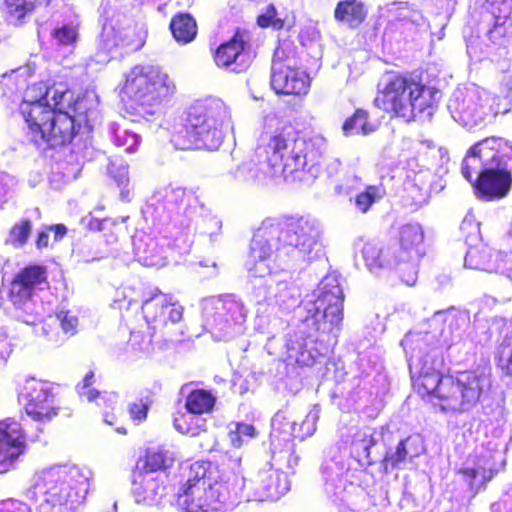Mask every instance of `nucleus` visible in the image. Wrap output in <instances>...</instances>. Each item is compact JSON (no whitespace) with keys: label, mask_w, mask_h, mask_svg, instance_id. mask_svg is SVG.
I'll return each instance as SVG.
<instances>
[{"label":"nucleus","mask_w":512,"mask_h":512,"mask_svg":"<svg viewBox=\"0 0 512 512\" xmlns=\"http://www.w3.org/2000/svg\"><path fill=\"white\" fill-rule=\"evenodd\" d=\"M244 482L241 458L221 453L184 468L176 500L184 512H225L240 498Z\"/></svg>","instance_id":"obj_1"},{"label":"nucleus","mask_w":512,"mask_h":512,"mask_svg":"<svg viewBox=\"0 0 512 512\" xmlns=\"http://www.w3.org/2000/svg\"><path fill=\"white\" fill-rule=\"evenodd\" d=\"M443 359L428 353L410 363L413 388L419 397L445 414L468 412L481 400L488 378L477 370L444 373Z\"/></svg>","instance_id":"obj_2"},{"label":"nucleus","mask_w":512,"mask_h":512,"mask_svg":"<svg viewBox=\"0 0 512 512\" xmlns=\"http://www.w3.org/2000/svg\"><path fill=\"white\" fill-rule=\"evenodd\" d=\"M176 92L172 78L160 66L137 64L124 76L119 95L132 122L151 121Z\"/></svg>","instance_id":"obj_3"},{"label":"nucleus","mask_w":512,"mask_h":512,"mask_svg":"<svg viewBox=\"0 0 512 512\" xmlns=\"http://www.w3.org/2000/svg\"><path fill=\"white\" fill-rule=\"evenodd\" d=\"M438 89L426 85L420 76L408 71H386L378 83L373 104L391 119L414 121L438 104Z\"/></svg>","instance_id":"obj_4"},{"label":"nucleus","mask_w":512,"mask_h":512,"mask_svg":"<svg viewBox=\"0 0 512 512\" xmlns=\"http://www.w3.org/2000/svg\"><path fill=\"white\" fill-rule=\"evenodd\" d=\"M229 118L226 106L219 100L192 106L185 122L171 134L170 141L179 150H215L223 141L222 128Z\"/></svg>","instance_id":"obj_5"},{"label":"nucleus","mask_w":512,"mask_h":512,"mask_svg":"<svg viewBox=\"0 0 512 512\" xmlns=\"http://www.w3.org/2000/svg\"><path fill=\"white\" fill-rule=\"evenodd\" d=\"M52 91V112L42 117L33 141L54 148L70 144L78 134L81 126L76 117L82 113V98L65 83L56 82Z\"/></svg>","instance_id":"obj_6"},{"label":"nucleus","mask_w":512,"mask_h":512,"mask_svg":"<svg viewBox=\"0 0 512 512\" xmlns=\"http://www.w3.org/2000/svg\"><path fill=\"white\" fill-rule=\"evenodd\" d=\"M88 478L76 467H57L43 471L34 488L43 496L38 512H75L85 500Z\"/></svg>","instance_id":"obj_7"},{"label":"nucleus","mask_w":512,"mask_h":512,"mask_svg":"<svg viewBox=\"0 0 512 512\" xmlns=\"http://www.w3.org/2000/svg\"><path fill=\"white\" fill-rule=\"evenodd\" d=\"M301 145L299 131L288 124L266 133L264 142L256 147L255 153L273 173L296 176L297 167L302 165L299 156Z\"/></svg>","instance_id":"obj_8"},{"label":"nucleus","mask_w":512,"mask_h":512,"mask_svg":"<svg viewBox=\"0 0 512 512\" xmlns=\"http://www.w3.org/2000/svg\"><path fill=\"white\" fill-rule=\"evenodd\" d=\"M270 226L278 230L276 250L286 255L294 251L309 255L318 244L319 230L308 216L282 215Z\"/></svg>","instance_id":"obj_9"},{"label":"nucleus","mask_w":512,"mask_h":512,"mask_svg":"<svg viewBox=\"0 0 512 512\" xmlns=\"http://www.w3.org/2000/svg\"><path fill=\"white\" fill-rule=\"evenodd\" d=\"M17 395L25 401L24 410L33 421L46 424L58 416L60 406L50 383L35 377L25 378L17 384Z\"/></svg>","instance_id":"obj_10"},{"label":"nucleus","mask_w":512,"mask_h":512,"mask_svg":"<svg viewBox=\"0 0 512 512\" xmlns=\"http://www.w3.org/2000/svg\"><path fill=\"white\" fill-rule=\"evenodd\" d=\"M343 301V290L335 280L333 283H324L304 321L311 322L308 325L316 332L331 330L343 318Z\"/></svg>","instance_id":"obj_11"},{"label":"nucleus","mask_w":512,"mask_h":512,"mask_svg":"<svg viewBox=\"0 0 512 512\" xmlns=\"http://www.w3.org/2000/svg\"><path fill=\"white\" fill-rule=\"evenodd\" d=\"M510 150L497 165L492 160L488 165L480 168L478 176L472 181V187L475 195L484 201H493L501 199L508 195L512 187V166L509 167V162L512 161V144L510 143Z\"/></svg>","instance_id":"obj_12"},{"label":"nucleus","mask_w":512,"mask_h":512,"mask_svg":"<svg viewBox=\"0 0 512 512\" xmlns=\"http://www.w3.org/2000/svg\"><path fill=\"white\" fill-rule=\"evenodd\" d=\"M212 58L219 68H227L235 73L246 72L252 64L248 33L236 28L228 40L214 49Z\"/></svg>","instance_id":"obj_13"},{"label":"nucleus","mask_w":512,"mask_h":512,"mask_svg":"<svg viewBox=\"0 0 512 512\" xmlns=\"http://www.w3.org/2000/svg\"><path fill=\"white\" fill-rule=\"evenodd\" d=\"M510 149V142L501 137L492 136L478 141L469 148L462 161V175L472 183L473 173L480 166L482 168L488 165L490 160L494 164H501V160L508 156L506 153Z\"/></svg>","instance_id":"obj_14"},{"label":"nucleus","mask_w":512,"mask_h":512,"mask_svg":"<svg viewBox=\"0 0 512 512\" xmlns=\"http://www.w3.org/2000/svg\"><path fill=\"white\" fill-rule=\"evenodd\" d=\"M45 285H48L47 267L42 264H27L9 282L8 300L15 307H22Z\"/></svg>","instance_id":"obj_15"},{"label":"nucleus","mask_w":512,"mask_h":512,"mask_svg":"<svg viewBox=\"0 0 512 512\" xmlns=\"http://www.w3.org/2000/svg\"><path fill=\"white\" fill-rule=\"evenodd\" d=\"M56 86V82L52 83L49 80H40L27 86L22 103L20 105V113L27 125L28 132L33 139L39 122L42 117L48 116L51 113L50 104L47 101V96L50 91Z\"/></svg>","instance_id":"obj_16"},{"label":"nucleus","mask_w":512,"mask_h":512,"mask_svg":"<svg viewBox=\"0 0 512 512\" xmlns=\"http://www.w3.org/2000/svg\"><path fill=\"white\" fill-rule=\"evenodd\" d=\"M27 447V435L21 419L0 420V472L8 471Z\"/></svg>","instance_id":"obj_17"},{"label":"nucleus","mask_w":512,"mask_h":512,"mask_svg":"<svg viewBox=\"0 0 512 512\" xmlns=\"http://www.w3.org/2000/svg\"><path fill=\"white\" fill-rule=\"evenodd\" d=\"M147 322L163 325L176 324L183 319L184 308L171 294L162 293L158 288L142 303Z\"/></svg>","instance_id":"obj_18"},{"label":"nucleus","mask_w":512,"mask_h":512,"mask_svg":"<svg viewBox=\"0 0 512 512\" xmlns=\"http://www.w3.org/2000/svg\"><path fill=\"white\" fill-rule=\"evenodd\" d=\"M424 232L417 223H408L399 228L398 236L391 247L394 264L406 263L420 254Z\"/></svg>","instance_id":"obj_19"},{"label":"nucleus","mask_w":512,"mask_h":512,"mask_svg":"<svg viewBox=\"0 0 512 512\" xmlns=\"http://www.w3.org/2000/svg\"><path fill=\"white\" fill-rule=\"evenodd\" d=\"M271 87L276 94L305 95L310 88V77L302 67L271 72Z\"/></svg>","instance_id":"obj_20"},{"label":"nucleus","mask_w":512,"mask_h":512,"mask_svg":"<svg viewBox=\"0 0 512 512\" xmlns=\"http://www.w3.org/2000/svg\"><path fill=\"white\" fill-rule=\"evenodd\" d=\"M425 451L424 443L420 435L412 434L401 439L395 447L394 451L385 453L380 464L383 472L400 469L402 463L408 459L420 456Z\"/></svg>","instance_id":"obj_21"},{"label":"nucleus","mask_w":512,"mask_h":512,"mask_svg":"<svg viewBox=\"0 0 512 512\" xmlns=\"http://www.w3.org/2000/svg\"><path fill=\"white\" fill-rule=\"evenodd\" d=\"M132 493L138 503H152L160 499L166 491L165 482L158 476L132 470Z\"/></svg>","instance_id":"obj_22"},{"label":"nucleus","mask_w":512,"mask_h":512,"mask_svg":"<svg viewBox=\"0 0 512 512\" xmlns=\"http://www.w3.org/2000/svg\"><path fill=\"white\" fill-rule=\"evenodd\" d=\"M369 10L362 0H339L333 11L334 20L349 30L361 29L368 20Z\"/></svg>","instance_id":"obj_23"},{"label":"nucleus","mask_w":512,"mask_h":512,"mask_svg":"<svg viewBox=\"0 0 512 512\" xmlns=\"http://www.w3.org/2000/svg\"><path fill=\"white\" fill-rule=\"evenodd\" d=\"M303 145L300 146L299 156L302 159V165L297 167V174L309 172L316 176L320 170V162L326 155L327 141L321 135H314L308 138H302Z\"/></svg>","instance_id":"obj_24"},{"label":"nucleus","mask_w":512,"mask_h":512,"mask_svg":"<svg viewBox=\"0 0 512 512\" xmlns=\"http://www.w3.org/2000/svg\"><path fill=\"white\" fill-rule=\"evenodd\" d=\"M50 4L51 0H2L0 10L7 21L15 26H23L38 8Z\"/></svg>","instance_id":"obj_25"},{"label":"nucleus","mask_w":512,"mask_h":512,"mask_svg":"<svg viewBox=\"0 0 512 512\" xmlns=\"http://www.w3.org/2000/svg\"><path fill=\"white\" fill-rule=\"evenodd\" d=\"M259 492L262 500L276 501L290 489V482L285 472L273 468L259 473Z\"/></svg>","instance_id":"obj_26"},{"label":"nucleus","mask_w":512,"mask_h":512,"mask_svg":"<svg viewBox=\"0 0 512 512\" xmlns=\"http://www.w3.org/2000/svg\"><path fill=\"white\" fill-rule=\"evenodd\" d=\"M173 453L163 446L149 447L139 457L133 470L154 475L156 472H164L174 465Z\"/></svg>","instance_id":"obj_27"},{"label":"nucleus","mask_w":512,"mask_h":512,"mask_svg":"<svg viewBox=\"0 0 512 512\" xmlns=\"http://www.w3.org/2000/svg\"><path fill=\"white\" fill-rule=\"evenodd\" d=\"M297 67H301L297 45L289 38L280 40L273 54L271 72Z\"/></svg>","instance_id":"obj_28"},{"label":"nucleus","mask_w":512,"mask_h":512,"mask_svg":"<svg viewBox=\"0 0 512 512\" xmlns=\"http://www.w3.org/2000/svg\"><path fill=\"white\" fill-rule=\"evenodd\" d=\"M169 29L173 38L182 44L192 42L198 33L195 18L187 12H178L170 20Z\"/></svg>","instance_id":"obj_29"},{"label":"nucleus","mask_w":512,"mask_h":512,"mask_svg":"<svg viewBox=\"0 0 512 512\" xmlns=\"http://www.w3.org/2000/svg\"><path fill=\"white\" fill-rule=\"evenodd\" d=\"M361 253L366 266L370 270L394 264L393 252L390 246L383 247L379 243L368 241L363 245Z\"/></svg>","instance_id":"obj_30"},{"label":"nucleus","mask_w":512,"mask_h":512,"mask_svg":"<svg viewBox=\"0 0 512 512\" xmlns=\"http://www.w3.org/2000/svg\"><path fill=\"white\" fill-rule=\"evenodd\" d=\"M216 396L203 388L191 390L185 399V409L193 415L210 414L216 404Z\"/></svg>","instance_id":"obj_31"},{"label":"nucleus","mask_w":512,"mask_h":512,"mask_svg":"<svg viewBox=\"0 0 512 512\" xmlns=\"http://www.w3.org/2000/svg\"><path fill=\"white\" fill-rule=\"evenodd\" d=\"M499 7L491 5L489 13L493 17L492 27L488 30V38L490 41L498 46L507 48L512 38L510 28L512 24L508 23L507 15H498Z\"/></svg>","instance_id":"obj_32"},{"label":"nucleus","mask_w":512,"mask_h":512,"mask_svg":"<svg viewBox=\"0 0 512 512\" xmlns=\"http://www.w3.org/2000/svg\"><path fill=\"white\" fill-rule=\"evenodd\" d=\"M284 412L278 411L272 420V448L273 453H279L284 454L287 456H291L295 453V443H294V436L292 434H286L284 436H281V433L279 431V427L282 424V422L285 420Z\"/></svg>","instance_id":"obj_33"},{"label":"nucleus","mask_w":512,"mask_h":512,"mask_svg":"<svg viewBox=\"0 0 512 512\" xmlns=\"http://www.w3.org/2000/svg\"><path fill=\"white\" fill-rule=\"evenodd\" d=\"M465 266L470 269L492 273L496 270L492 253L487 248L471 247L465 255Z\"/></svg>","instance_id":"obj_34"},{"label":"nucleus","mask_w":512,"mask_h":512,"mask_svg":"<svg viewBox=\"0 0 512 512\" xmlns=\"http://www.w3.org/2000/svg\"><path fill=\"white\" fill-rule=\"evenodd\" d=\"M197 202L195 193L187 188H172L165 194V203L171 209L187 211Z\"/></svg>","instance_id":"obj_35"},{"label":"nucleus","mask_w":512,"mask_h":512,"mask_svg":"<svg viewBox=\"0 0 512 512\" xmlns=\"http://www.w3.org/2000/svg\"><path fill=\"white\" fill-rule=\"evenodd\" d=\"M494 362L504 375L512 377V331L506 333L497 345Z\"/></svg>","instance_id":"obj_36"},{"label":"nucleus","mask_w":512,"mask_h":512,"mask_svg":"<svg viewBox=\"0 0 512 512\" xmlns=\"http://www.w3.org/2000/svg\"><path fill=\"white\" fill-rule=\"evenodd\" d=\"M342 129L346 135L352 132L367 135L374 131V126L369 122L368 111L357 108L354 113L343 122Z\"/></svg>","instance_id":"obj_37"},{"label":"nucleus","mask_w":512,"mask_h":512,"mask_svg":"<svg viewBox=\"0 0 512 512\" xmlns=\"http://www.w3.org/2000/svg\"><path fill=\"white\" fill-rule=\"evenodd\" d=\"M32 227L33 225L30 219H20L9 229L5 244L15 248H21L25 246L31 236Z\"/></svg>","instance_id":"obj_38"},{"label":"nucleus","mask_w":512,"mask_h":512,"mask_svg":"<svg viewBox=\"0 0 512 512\" xmlns=\"http://www.w3.org/2000/svg\"><path fill=\"white\" fill-rule=\"evenodd\" d=\"M267 227L262 226L252 237L250 242V254L254 260H266L273 254L272 245L267 239Z\"/></svg>","instance_id":"obj_39"},{"label":"nucleus","mask_w":512,"mask_h":512,"mask_svg":"<svg viewBox=\"0 0 512 512\" xmlns=\"http://www.w3.org/2000/svg\"><path fill=\"white\" fill-rule=\"evenodd\" d=\"M136 256L139 262L148 267H156L164 263L162 251L152 239L145 243L143 247L141 245L136 247Z\"/></svg>","instance_id":"obj_40"},{"label":"nucleus","mask_w":512,"mask_h":512,"mask_svg":"<svg viewBox=\"0 0 512 512\" xmlns=\"http://www.w3.org/2000/svg\"><path fill=\"white\" fill-rule=\"evenodd\" d=\"M374 443L375 441L371 434L359 431L352 438L351 451L358 461L366 460L367 463H370L368 459L370 456V449Z\"/></svg>","instance_id":"obj_41"},{"label":"nucleus","mask_w":512,"mask_h":512,"mask_svg":"<svg viewBox=\"0 0 512 512\" xmlns=\"http://www.w3.org/2000/svg\"><path fill=\"white\" fill-rule=\"evenodd\" d=\"M382 189L378 185H367L363 191L359 192L355 196V204L357 209L366 213L372 207V205L382 198Z\"/></svg>","instance_id":"obj_42"},{"label":"nucleus","mask_w":512,"mask_h":512,"mask_svg":"<svg viewBox=\"0 0 512 512\" xmlns=\"http://www.w3.org/2000/svg\"><path fill=\"white\" fill-rule=\"evenodd\" d=\"M173 427L181 434L188 435L191 437L198 436L201 432L206 431L205 424L201 426H192L188 421L186 413L178 411L173 415Z\"/></svg>","instance_id":"obj_43"},{"label":"nucleus","mask_w":512,"mask_h":512,"mask_svg":"<svg viewBox=\"0 0 512 512\" xmlns=\"http://www.w3.org/2000/svg\"><path fill=\"white\" fill-rule=\"evenodd\" d=\"M256 23L261 28L273 27L280 30L284 27V20L277 17V9L274 4L266 6L263 13L259 14Z\"/></svg>","instance_id":"obj_44"},{"label":"nucleus","mask_w":512,"mask_h":512,"mask_svg":"<svg viewBox=\"0 0 512 512\" xmlns=\"http://www.w3.org/2000/svg\"><path fill=\"white\" fill-rule=\"evenodd\" d=\"M51 36L59 45H74L78 39V30L76 26L64 24L61 27L54 28Z\"/></svg>","instance_id":"obj_45"},{"label":"nucleus","mask_w":512,"mask_h":512,"mask_svg":"<svg viewBox=\"0 0 512 512\" xmlns=\"http://www.w3.org/2000/svg\"><path fill=\"white\" fill-rule=\"evenodd\" d=\"M152 405V400L146 396L133 401L128 406V413L132 420L137 423L146 420L148 411Z\"/></svg>","instance_id":"obj_46"},{"label":"nucleus","mask_w":512,"mask_h":512,"mask_svg":"<svg viewBox=\"0 0 512 512\" xmlns=\"http://www.w3.org/2000/svg\"><path fill=\"white\" fill-rule=\"evenodd\" d=\"M56 318L59 320L61 328L65 334L75 335L77 332L78 319L69 311L61 310L56 313Z\"/></svg>","instance_id":"obj_47"},{"label":"nucleus","mask_w":512,"mask_h":512,"mask_svg":"<svg viewBox=\"0 0 512 512\" xmlns=\"http://www.w3.org/2000/svg\"><path fill=\"white\" fill-rule=\"evenodd\" d=\"M458 474H460L463 479L468 482V484L470 486L473 485L475 479L477 478L478 475L481 474V476L483 477V479L486 478V475H485V470H483L482 472L479 470V469H476V468H473V467H462L458 470Z\"/></svg>","instance_id":"obj_48"},{"label":"nucleus","mask_w":512,"mask_h":512,"mask_svg":"<svg viewBox=\"0 0 512 512\" xmlns=\"http://www.w3.org/2000/svg\"><path fill=\"white\" fill-rule=\"evenodd\" d=\"M36 248L39 250L45 249L49 245V233L48 229L41 230L37 233L35 240Z\"/></svg>","instance_id":"obj_49"},{"label":"nucleus","mask_w":512,"mask_h":512,"mask_svg":"<svg viewBox=\"0 0 512 512\" xmlns=\"http://www.w3.org/2000/svg\"><path fill=\"white\" fill-rule=\"evenodd\" d=\"M3 87H7L8 91L12 93L16 89V82L11 76H3L0 81V92L2 95H6L7 91L4 90Z\"/></svg>","instance_id":"obj_50"},{"label":"nucleus","mask_w":512,"mask_h":512,"mask_svg":"<svg viewBox=\"0 0 512 512\" xmlns=\"http://www.w3.org/2000/svg\"><path fill=\"white\" fill-rule=\"evenodd\" d=\"M228 437L233 447L240 448L243 445V435L240 433L237 427L235 430L229 431Z\"/></svg>","instance_id":"obj_51"},{"label":"nucleus","mask_w":512,"mask_h":512,"mask_svg":"<svg viewBox=\"0 0 512 512\" xmlns=\"http://www.w3.org/2000/svg\"><path fill=\"white\" fill-rule=\"evenodd\" d=\"M133 34L137 36L135 41L128 40L126 45L129 46L132 50H139L145 44V36L142 32L133 31Z\"/></svg>","instance_id":"obj_52"},{"label":"nucleus","mask_w":512,"mask_h":512,"mask_svg":"<svg viewBox=\"0 0 512 512\" xmlns=\"http://www.w3.org/2000/svg\"><path fill=\"white\" fill-rule=\"evenodd\" d=\"M236 427L243 436L253 438L256 435V429L251 424L237 423Z\"/></svg>","instance_id":"obj_53"},{"label":"nucleus","mask_w":512,"mask_h":512,"mask_svg":"<svg viewBox=\"0 0 512 512\" xmlns=\"http://www.w3.org/2000/svg\"><path fill=\"white\" fill-rule=\"evenodd\" d=\"M48 230H51L54 233L55 240L62 239L67 233V228L64 224L51 225Z\"/></svg>","instance_id":"obj_54"},{"label":"nucleus","mask_w":512,"mask_h":512,"mask_svg":"<svg viewBox=\"0 0 512 512\" xmlns=\"http://www.w3.org/2000/svg\"><path fill=\"white\" fill-rule=\"evenodd\" d=\"M416 190H417L416 185H415V184H414V185H411V187H410V189H409L410 197L414 200V202H415L416 204H421V203L425 202V201L427 200V197H428L427 192H426V191H424V192H420V193H419V197H418V198H416V197L414 196V192H415Z\"/></svg>","instance_id":"obj_55"},{"label":"nucleus","mask_w":512,"mask_h":512,"mask_svg":"<svg viewBox=\"0 0 512 512\" xmlns=\"http://www.w3.org/2000/svg\"><path fill=\"white\" fill-rule=\"evenodd\" d=\"M94 372L91 370L87 372L82 380L83 388H88L94 383Z\"/></svg>","instance_id":"obj_56"},{"label":"nucleus","mask_w":512,"mask_h":512,"mask_svg":"<svg viewBox=\"0 0 512 512\" xmlns=\"http://www.w3.org/2000/svg\"><path fill=\"white\" fill-rule=\"evenodd\" d=\"M102 222L98 219L90 221L89 228L93 230H101Z\"/></svg>","instance_id":"obj_57"},{"label":"nucleus","mask_w":512,"mask_h":512,"mask_svg":"<svg viewBox=\"0 0 512 512\" xmlns=\"http://www.w3.org/2000/svg\"><path fill=\"white\" fill-rule=\"evenodd\" d=\"M99 396V391L95 390V389H91L88 391L87 393V398L88 400L90 401H93L95 400L97 397Z\"/></svg>","instance_id":"obj_58"},{"label":"nucleus","mask_w":512,"mask_h":512,"mask_svg":"<svg viewBox=\"0 0 512 512\" xmlns=\"http://www.w3.org/2000/svg\"><path fill=\"white\" fill-rule=\"evenodd\" d=\"M117 431L122 433V434H126L127 433V430L125 428H117Z\"/></svg>","instance_id":"obj_59"},{"label":"nucleus","mask_w":512,"mask_h":512,"mask_svg":"<svg viewBox=\"0 0 512 512\" xmlns=\"http://www.w3.org/2000/svg\"><path fill=\"white\" fill-rule=\"evenodd\" d=\"M105 421H106L108 424H112V422H111V421H109V420H107V419H105Z\"/></svg>","instance_id":"obj_60"}]
</instances>
